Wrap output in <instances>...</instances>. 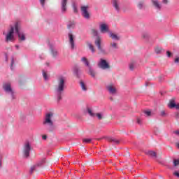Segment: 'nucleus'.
<instances>
[{
  "label": "nucleus",
  "instance_id": "52",
  "mask_svg": "<svg viewBox=\"0 0 179 179\" xmlns=\"http://www.w3.org/2000/svg\"><path fill=\"white\" fill-rule=\"evenodd\" d=\"M20 86H22V82H20Z\"/></svg>",
  "mask_w": 179,
  "mask_h": 179
},
{
  "label": "nucleus",
  "instance_id": "11",
  "mask_svg": "<svg viewBox=\"0 0 179 179\" xmlns=\"http://www.w3.org/2000/svg\"><path fill=\"white\" fill-rule=\"evenodd\" d=\"M112 4L117 12H120V10H121L120 0H112Z\"/></svg>",
  "mask_w": 179,
  "mask_h": 179
},
{
  "label": "nucleus",
  "instance_id": "6",
  "mask_svg": "<svg viewBox=\"0 0 179 179\" xmlns=\"http://www.w3.org/2000/svg\"><path fill=\"white\" fill-rule=\"evenodd\" d=\"M3 89L6 93H8L9 94L11 95L12 99H14L13 90H12V86L10 85V83H5L3 85Z\"/></svg>",
  "mask_w": 179,
  "mask_h": 179
},
{
  "label": "nucleus",
  "instance_id": "16",
  "mask_svg": "<svg viewBox=\"0 0 179 179\" xmlns=\"http://www.w3.org/2000/svg\"><path fill=\"white\" fill-rule=\"evenodd\" d=\"M152 4L156 8V9H161L162 6L157 0H152Z\"/></svg>",
  "mask_w": 179,
  "mask_h": 179
},
{
  "label": "nucleus",
  "instance_id": "2",
  "mask_svg": "<svg viewBox=\"0 0 179 179\" xmlns=\"http://www.w3.org/2000/svg\"><path fill=\"white\" fill-rule=\"evenodd\" d=\"M54 114L52 113H48L45 115L43 125L45 127L48 132H54V131H55V125L52 120Z\"/></svg>",
  "mask_w": 179,
  "mask_h": 179
},
{
  "label": "nucleus",
  "instance_id": "12",
  "mask_svg": "<svg viewBox=\"0 0 179 179\" xmlns=\"http://www.w3.org/2000/svg\"><path fill=\"white\" fill-rule=\"evenodd\" d=\"M99 29H100L101 33H108V25H107V24H105V23L101 24Z\"/></svg>",
  "mask_w": 179,
  "mask_h": 179
},
{
  "label": "nucleus",
  "instance_id": "43",
  "mask_svg": "<svg viewBox=\"0 0 179 179\" xmlns=\"http://www.w3.org/2000/svg\"><path fill=\"white\" fill-rule=\"evenodd\" d=\"M138 124H142V120L139 118L137 119Z\"/></svg>",
  "mask_w": 179,
  "mask_h": 179
},
{
  "label": "nucleus",
  "instance_id": "49",
  "mask_svg": "<svg viewBox=\"0 0 179 179\" xmlns=\"http://www.w3.org/2000/svg\"><path fill=\"white\" fill-rule=\"evenodd\" d=\"M175 108H176L177 110H179V103L176 104V106H175Z\"/></svg>",
  "mask_w": 179,
  "mask_h": 179
},
{
  "label": "nucleus",
  "instance_id": "39",
  "mask_svg": "<svg viewBox=\"0 0 179 179\" xmlns=\"http://www.w3.org/2000/svg\"><path fill=\"white\" fill-rule=\"evenodd\" d=\"M73 9L74 13H78V8H76V6L73 5Z\"/></svg>",
  "mask_w": 179,
  "mask_h": 179
},
{
  "label": "nucleus",
  "instance_id": "9",
  "mask_svg": "<svg viewBox=\"0 0 179 179\" xmlns=\"http://www.w3.org/2000/svg\"><path fill=\"white\" fill-rule=\"evenodd\" d=\"M98 66L101 69H110V65L106 59H101L98 63Z\"/></svg>",
  "mask_w": 179,
  "mask_h": 179
},
{
  "label": "nucleus",
  "instance_id": "20",
  "mask_svg": "<svg viewBox=\"0 0 179 179\" xmlns=\"http://www.w3.org/2000/svg\"><path fill=\"white\" fill-rule=\"evenodd\" d=\"M80 85L82 90H83L84 92H86V90H87V87L86 86V84H85L83 81H80Z\"/></svg>",
  "mask_w": 179,
  "mask_h": 179
},
{
  "label": "nucleus",
  "instance_id": "33",
  "mask_svg": "<svg viewBox=\"0 0 179 179\" xmlns=\"http://www.w3.org/2000/svg\"><path fill=\"white\" fill-rule=\"evenodd\" d=\"M162 50H163V49H162L161 48H157L155 49V52H156L157 54H160V53L162 52Z\"/></svg>",
  "mask_w": 179,
  "mask_h": 179
},
{
  "label": "nucleus",
  "instance_id": "10",
  "mask_svg": "<svg viewBox=\"0 0 179 179\" xmlns=\"http://www.w3.org/2000/svg\"><path fill=\"white\" fill-rule=\"evenodd\" d=\"M75 36H73V34L72 33L69 34V44L71 45V50H73L75 48Z\"/></svg>",
  "mask_w": 179,
  "mask_h": 179
},
{
  "label": "nucleus",
  "instance_id": "28",
  "mask_svg": "<svg viewBox=\"0 0 179 179\" xmlns=\"http://www.w3.org/2000/svg\"><path fill=\"white\" fill-rule=\"evenodd\" d=\"M110 47H112V48H115V49H117L118 48V45H117L116 43H110Z\"/></svg>",
  "mask_w": 179,
  "mask_h": 179
},
{
  "label": "nucleus",
  "instance_id": "54",
  "mask_svg": "<svg viewBox=\"0 0 179 179\" xmlns=\"http://www.w3.org/2000/svg\"><path fill=\"white\" fill-rule=\"evenodd\" d=\"M47 65L48 66V63H47Z\"/></svg>",
  "mask_w": 179,
  "mask_h": 179
},
{
  "label": "nucleus",
  "instance_id": "17",
  "mask_svg": "<svg viewBox=\"0 0 179 179\" xmlns=\"http://www.w3.org/2000/svg\"><path fill=\"white\" fill-rule=\"evenodd\" d=\"M88 73L92 76V78H96V71L92 69V66L90 67H88Z\"/></svg>",
  "mask_w": 179,
  "mask_h": 179
},
{
  "label": "nucleus",
  "instance_id": "42",
  "mask_svg": "<svg viewBox=\"0 0 179 179\" xmlns=\"http://www.w3.org/2000/svg\"><path fill=\"white\" fill-rule=\"evenodd\" d=\"M42 139H43V141H45V140L47 139V135H43V136H42Z\"/></svg>",
  "mask_w": 179,
  "mask_h": 179
},
{
  "label": "nucleus",
  "instance_id": "19",
  "mask_svg": "<svg viewBox=\"0 0 179 179\" xmlns=\"http://www.w3.org/2000/svg\"><path fill=\"white\" fill-rule=\"evenodd\" d=\"M107 141H108V142H113V143H115L116 145H118V143H120L119 140H117L116 138H114L113 137H108Z\"/></svg>",
  "mask_w": 179,
  "mask_h": 179
},
{
  "label": "nucleus",
  "instance_id": "31",
  "mask_svg": "<svg viewBox=\"0 0 179 179\" xmlns=\"http://www.w3.org/2000/svg\"><path fill=\"white\" fill-rule=\"evenodd\" d=\"M173 166L174 167H177V166H179V159L173 160Z\"/></svg>",
  "mask_w": 179,
  "mask_h": 179
},
{
  "label": "nucleus",
  "instance_id": "32",
  "mask_svg": "<svg viewBox=\"0 0 179 179\" xmlns=\"http://www.w3.org/2000/svg\"><path fill=\"white\" fill-rule=\"evenodd\" d=\"M98 120H103V114L101 113H96V114Z\"/></svg>",
  "mask_w": 179,
  "mask_h": 179
},
{
  "label": "nucleus",
  "instance_id": "5",
  "mask_svg": "<svg viewBox=\"0 0 179 179\" xmlns=\"http://www.w3.org/2000/svg\"><path fill=\"white\" fill-rule=\"evenodd\" d=\"M13 33H15V25L14 27L10 26V28L6 36V41H13V39L15 38Z\"/></svg>",
  "mask_w": 179,
  "mask_h": 179
},
{
  "label": "nucleus",
  "instance_id": "21",
  "mask_svg": "<svg viewBox=\"0 0 179 179\" xmlns=\"http://www.w3.org/2000/svg\"><path fill=\"white\" fill-rule=\"evenodd\" d=\"M146 155L151 156V157H157L156 152L155 151H148Z\"/></svg>",
  "mask_w": 179,
  "mask_h": 179
},
{
  "label": "nucleus",
  "instance_id": "30",
  "mask_svg": "<svg viewBox=\"0 0 179 179\" xmlns=\"http://www.w3.org/2000/svg\"><path fill=\"white\" fill-rule=\"evenodd\" d=\"M137 7L138 8V9H142V8H143V1H140L137 4Z\"/></svg>",
  "mask_w": 179,
  "mask_h": 179
},
{
  "label": "nucleus",
  "instance_id": "14",
  "mask_svg": "<svg viewBox=\"0 0 179 179\" xmlns=\"http://www.w3.org/2000/svg\"><path fill=\"white\" fill-rule=\"evenodd\" d=\"M107 89L111 94H115L117 93V89H115L113 85H108Z\"/></svg>",
  "mask_w": 179,
  "mask_h": 179
},
{
  "label": "nucleus",
  "instance_id": "27",
  "mask_svg": "<svg viewBox=\"0 0 179 179\" xmlns=\"http://www.w3.org/2000/svg\"><path fill=\"white\" fill-rule=\"evenodd\" d=\"M83 143H90L92 142L91 138H84L83 140Z\"/></svg>",
  "mask_w": 179,
  "mask_h": 179
},
{
  "label": "nucleus",
  "instance_id": "38",
  "mask_svg": "<svg viewBox=\"0 0 179 179\" xmlns=\"http://www.w3.org/2000/svg\"><path fill=\"white\" fill-rule=\"evenodd\" d=\"M40 3L41 6L44 7V5H45V0H40Z\"/></svg>",
  "mask_w": 179,
  "mask_h": 179
},
{
  "label": "nucleus",
  "instance_id": "34",
  "mask_svg": "<svg viewBox=\"0 0 179 179\" xmlns=\"http://www.w3.org/2000/svg\"><path fill=\"white\" fill-rule=\"evenodd\" d=\"M52 55L53 57H56V55H58V52L56 50H52Z\"/></svg>",
  "mask_w": 179,
  "mask_h": 179
},
{
  "label": "nucleus",
  "instance_id": "22",
  "mask_svg": "<svg viewBox=\"0 0 179 179\" xmlns=\"http://www.w3.org/2000/svg\"><path fill=\"white\" fill-rule=\"evenodd\" d=\"M109 36L110 38H113V40H117V41L120 40V38L115 34L110 33Z\"/></svg>",
  "mask_w": 179,
  "mask_h": 179
},
{
  "label": "nucleus",
  "instance_id": "53",
  "mask_svg": "<svg viewBox=\"0 0 179 179\" xmlns=\"http://www.w3.org/2000/svg\"><path fill=\"white\" fill-rule=\"evenodd\" d=\"M143 37H144V38H146V36L145 35H143Z\"/></svg>",
  "mask_w": 179,
  "mask_h": 179
},
{
  "label": "nucleus",
  "instance_id": "23",
  "mask_svg": "<svg viewBox=\"0 0 179 179\" xmlns=\"http://www.w3.org/2000/svg\"><path fill=\"white\" fill-rule=\"evenodd\" d=\"M87 112L90 115V117H96V114L93 113V110L91 108H88L87 109Z\"/></svg>",
  "mask_w": 179,
  "mask_h": 179
},
{
  "label": "nucleus",
  "instance_id": "7",
  "mask_svg": "<svg viewBox=\"0 0 179 179\" xmlns=\"http://www.w3.org/2000/svg\"><path fill=\"white\" fill-rule=\"evenodd\" d=\"M30 150H31L30 143H26L22 148V153L25 157H29V156H30Z\"/></svg>",
  "mask_w": 179,
  "mask_h": 179
},
{
  "label": "nucleus",
  "instance_id": "51",
  "mask_svg": "<svg viewBox=\"0 0 179 179\" xmlns=\"http://www.w3.org/2000/svg\"><path fill=\"white\" fill-rule=\"evenodd\" d=\"M177 148L179 149V143L176 144Z\"/></svg>",
  "mask_w": 179,
  "mask_h": 179
},
{
  "label": "nucleus",
  "instance_id": "26",
  "mask_svg": "<svg viewBox=\"0 0 179 179\" xmlns=\"http://www.w3.org/2000/svg\"><path fill=\"white\" fill-rule=\"evenodd\" d=\"M144 114H145L147 117H150L152 115V111L149 110H144Z\"/></svg>",
  "mask_w": 179,
  "mask_h": 179
},
{
  "label": "nucleus",
  "instance_id": "50",
  "mask_svg": "<svg viewBox=\"0 0 179 179\" xmlns=\"http://www.w3.org/2000/svg\"><path fill=\"white\" fill-rule=\"evenodd\" d=\"M0 167H2V161L0 160Z\"/></svg>",
  "mask_w": 179,
  "mask_h": 179
},
{
  "label": "nucleus",
  "instance_id": "18",
  "mask_svg": "<svg viewBox=\"0 0 179 179\" xmlns=\"http://www.w3.org/2000/svg\"><path fill=\"white\" fill-rule=\"evenodd\" d=\"M87 45L91 52H92V54H94V52H96V48H94V46L90 43H87Z\"/></svg>",
  "mask_w": 179,
  "mask_h": 179
},
{
  "label": "nucleus",
  "instance_id": "29",
  "mask_svg": "<svg viewBox=\"0 0 179 179\" xmlns=\"http://www.w3.org/2000/svg\"><path fill=\"white\" fill-rule=\"evenodd\" d=\"M176 103H174V101H171L170 103H169V106L170 107V108H174V107H176Z\"/></svg>",
  "mask_w": 179,
  "mask_h": 179
},
{
  "label": "nucleus",
  "instance_id": "4",
  "mask_svg": "<svg viewBox=\"0 0 179 179\" xmlns=\"http://www.w3.org/2000/svg\"><path fill=\"white\" fill-rule=\"evenodd\" d=\"M95 45H96L99 51V54H106V50L101 47V38L100 36H97L95 41Z\"/></svg>",
  "mask_w": 179,
  "mask_h": 179
},
{
  "label": "nucleus",
  "instance_id": "48",
  "mask_svg": "<svg viewBox=\"0 0 179 179\" xmlns=\"http://www.w3.org/2000/svg\"><path fill=\"white\" fill-rule=\"evenodd\" d=\"M13 64H14V60H13V59H12V60H11V67L13 66Z\"/></svg>",
  "mask_w": 179,
  "mask_h": 179
},
{
  "label": "nucleus",
  "instance_id": "45",
  "mask_svg": "<svg viewBox=\"0 0 179 179\" xmlns=\"http://www.w3.org/2000/svg\"><path fill=\"white\" fill-rule=\"evenodd\" d=\"M162 2L163 3L167 4L169 3V0H163Z\"/></svg>",
  "mask_w": 179,
  "mask_h": 179
},
{
  "label": "nucleus",
  "instance_id": "35",
  "mask_svg": "<svg viewBox=\"0 0 179 179\" xmlns=\"http://www.w3.org/2000/svg\"><path fill=\"white\" fill-rule=\"evenodd\" d=\"M160 115L162 116V117H166V111L165 110H161V112H160Z\"/></svg>",
  "mask_w": 179,
  "mask_h": 179
},
{
  "label": "nucleus",
  "instance_id": "24",
  "mask_svg": "<svg viewBox=\"0 0 179 179\" xmlns=\"http://www.w3.org/2000/svg\"><path fill=\"white\" fill-rule=\"evenodd\" d=\"M42 73H43V76L45 80H48V74L47 73V72H45V71L43 70Z\"/></svg>",
  "mask_w": 179,
  "mask_h": 179
},
{
  "label": "nucleus",
  "instance_id": "36",
  "mask_svg": "<svg viewBox=\"0 0 179 179\" xmlns=\"http://www.w3.org/2000/svg\"><path fill=\"white\" fill-rule=\"evenodd\" d=\"M134 63H131V64H129V69H130V71H134Z\"/></svg>",
  "mask_w": 179,
  "mask_h": 179
},
{
  "label": "nucleus",
  "instance_id": "3",
  "mask_svg": "<svg viewBox=\"0 0 179 179\" xmlns=\"http://www.w3.org/2000/svg\"><path fill=\"white\" fill-rule=\"evenodd\" d=\"M15 33H17L18 36L19 41H24L26 40V34L23 31H22V27H20V24L16 22L15 24Z\"/></svg>",
  "mask_w": 179,
  "mask_h": 179
},
{
  "label": "nucleus",
  "instance_id": "13",
  "mask_svg": "<svg viewBox=\"0 0 179 179\" xmlns=\"http://www.w3.org/2000/svg\"><path fill=\"white\" fill-rule=\"evenodd\" d=\"M66 3H68V0H62V12H66Z\"/></svg>",
  "mask_w": 179,
  "mask_h": 179
},
{
  "label": "nucleus",
  "instance_id": "15",
  "mask_svg": "<svg viewBox=\"0 0 179 179\" xmlns=\"http://www.w3.org/2000/svg\"><path fill=\"white\" fill-rule=\"evenodd\" d=\"M82 62L84 63L85 66H87V68H90L92 66L90 65V62H89V60L86 57H82L81 58Z\"/></svg>",
  "mask_w": 179,
  "mask_h": 179
},
{
  "label": "nucleus",
  "instance_id": "44",
  "mask_svg": "<svg viewBox=\"0 0 179 179\" xmlns=\"http://www.w3.org/2000/svg\"><path fill=\"white\" fill-rule=\"evenodd\" d=\"M35 169H36L35 166H31V171H30V172H31V173H33V171L35 170Z\"/></svg>",
  "mask_w": 179,
  "mask_h": 179
},
{
  "label": "nucleus",
  "instance_id": "8",
  "mask_svg": "<svg viewBox=\"0 0 179 179\" xmlns=\"http://www.w3.org/2000/svg\"><path fill=\"white\" fill-rule=\"evenodd\" d=\"M89 6H81L82 15L85 19H90V13H89Z\"/></svg>",
  "mask_w": 179,
  "mask_h": 179
},
{
  "label": "nucleus",
  "instance_id": "25",
  "mask_svg": "<svg viewBox=\"0 0 179 179\" xmlns=\"http://www.w3.org/2000/svg\"><path fill=\"white\" fill-rule=\"evenodd\" d=\"M91 34L95 36H99V31H97V30L94 29H91Z\"/></svg>",
  "mask_w": 179,
  "mask_h": 179
},
{
  "label": "nucleus",
  "instance_id": "40",
  "mask_svg": "<svg viewBox=\"0 0 179 179\" xmlns=\"http://www.w3.org/2000/svg\"><path fill=\"white\" fill-rule=\"evenodd\" d=\"M75 27V24L73 23H71L68 25V29H72Z\"/></svg>",
  "mask_w": 179,
  "mask_h": 179
},
{
  "label": "nucleus",
  "instance_id": "37",
  "mask_svg": "<svg viewBox=\"0 0 179 179\" xmlns=\"http://www.w3.org/2000/svg\"><path fill=\"white\" fill-rule=\"evenodd\" d=\"M173 176H175V177H178V178H179V171H176L175 172H173Z\"/></svg>",
  "mask_w": 179,
  "mask_h": 179
},
{
  "label": "nucleus",
  "instance_id": "1",
  "mask_svg": "<svg viewBox=\"0 0 179 179\" xmlns=\"http://www.w3.org/2000/svg\"><path fill=\"white\" fill-rule=\"evenodd\" d=\"M66 78L63 76H60L57 79V83L55 86V93L57 99V101L62 100V95L64 94V90H65V83Z\"/></svg>",
  "mask_w": 179,
  "mask_h": 179
},
{
  "label": "nucleus",
  "instance_id": "46",
  "mask_svg": "<svg viewBox=\"0 0 179 179\" xmlns=\"http://www.w3.org/2000/svg\"><path fill=\"white\" fill-rule=\"evenodd\" d=\"M168 57H171V52L170 51L166 52Z\"/></svg>",
  "mask_w": 179,
  "mask_h": 179
},
{
  "label": "nucleus",
  "instance_id": "41",
  "mask_svg": "<svg viewBox=\"0 0 179 179\" xmlns=\"http://www.w3.org/2000/svg\"><path fill=\"white\" fill-rule=\"evenodd\" d=\"M174 62L176 64H178V62H179V57H177L176 59H175Z\"/></svg>",
  "mask_w": 179,
  "mask_h": 179
},
{
  "label": "nucleus",
  "instance_id": "47",
  "mask_svg": "<svg viewBox=\"0 0 179 179\" xmlns=\"http://www.w3.org/2000/svg\"><path fill=\"white\" fill-rule=\"evenodd\" d=\"M174 134H176V135H178V136H179V131H174Z\"/></svg>",
  "mask_w": 179,
  "mask_h": 179
}]
</instances>
